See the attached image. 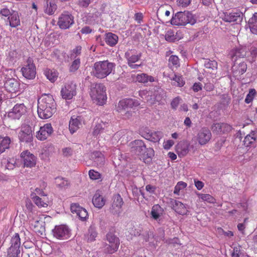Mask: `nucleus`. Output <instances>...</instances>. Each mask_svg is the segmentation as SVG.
<instances>
[{"instance_id":"1","label":"nucleus","mask_w":257,"mask_h":257,"mask_svg":"<svg viewBox=\"0 0 257 257\" xmlns=\"http://www.w3.org/2000/svg\"><path fill=\"white\" fill-rule=\"evenodd\" d=\"M56 104L52 95L44 94L38 100V114L42 119L51 117L55 112Z\"/></svg>"},{"instance_id":"2","label":"nucleus","mask_w":257,"mask_h":257,"mask_svg":"<svg viewBox=\"0 0 257 257\" xmlns=\"http://www.w3.org/2000/svg\"><path fill=\"white\" fill-rule=\"evenodd\" d=\"M131 152L137 155L140 156L144 162L147 159L151 160L154 156L155 152L151 148H146L144 142L140 140H136L130 144Z\"/></svg>"},{"instance_id":"3","label":"nucleus","mask_w":257,"mask_h":257,"mask_svg":"<svg viewBox=\"0 0 257 257\" xmlns=\"http://www.w3.org/2000/svg\"><path fill=\"white\" fill-rule=\"evenodd\" d=\"M115 66L108 60L96 62L94 64L92 74L96 77L104 78L110 74Z\"/></svg>"},{"instance_id":"4","label":"nucleus","mask_w":257,"mask_h":257,"mask_svg":"<svg viewBox=\"0 0 257 257\" xmlns=\"http://www.w3.org/2000/svg\"><path fill=\"white\" fill-rule=\"evenodd\" d=\"M90 95L92 100L99 105H103L106 101L105 87L102 84H92Z\"/></svg>"},{"instance_id":"5","label":"nucleus","mask_w":257,"mask_h":257,"mask_svg":"<svg viewBox=\"0 0 257 257\" xmlns=\"http://www.w3.org/2000/svg\"><path fill=\"white\" fill-rule=\"evenodd\" d=\"M195 22L193 15L189 12H178L171 20V24L176 26H185L187 24L193 25Z\"/></svg>"},{"instance_id":"6","label":"nucleus","mask_w":257,"mask_h":257,"mask_svg":"<svg viewBox=\"0 0 257 257\" xmlns=\"http://www.w3.org/2000/svg\"><path fill=\"white\" fill-rule=\"evenodd\" d=\"M21 241L18 233L12 237L11 240V246L7 250V257H19L21 253Z\"/></svg>"},{"instance_id":"7","label":"nucleus","mask_w":257,"mask_h":257,"mask_svg":"<svg viewBox=\"0 0 257 257\" xmlns=\"http://www.w3.org/2000/svg\"><path fill=\"white\" fill-rule=\"evenodd\" d=\"M23 75L27 79H33L35 77L36 67L32 58H29L25 65L21 69Z\"/></svg>"},{"instance_id":"8","label":"nucleus","mask_w":257,"mask_h":257,"mask_svg":"<svg viewBox=\"0 0 257 257\" xmlns=\"http://www.w3.org/2000/svg\"><path fill=\"white\" fill-rule=\"evenodd\" d=\"M74 23V17L67 12H64L59 17L57 24L62 29H69Z\"/></svg>"},{"instance_id":"9","label":"nucleus","mask_w":257,"mask_h":257,"mask_svg":"<svg viewBox=\"0 0 257 257\" xmlns=\"http://www.w3.org/2000/svg\"><path fill=\"white\" fill-rule=\"evenodd\" d=\"M52 232L54 236L59 239H67L70 237V230L66 225L56 226Z\"/></svg>"},{"instance_id":"10","label":"nucleus","mask_w":257,"mask_h":257,"mask_svg":"<svg viewBox=\"0 0 257 257\" xmlns=\"http://www.w3.org/2000/svg\"><path fill=\"white\" fill-rule=\"evenodd\" d=\"M161 92L158 91L154 92L151 91H142L140 92L141 97L151 104H154L156 101H160L161 100Z\"/></svg>"},{"instance_id":"11","label":"nucleus","mask_w":257,"mask_h":257,"mask_svg":"<svg viewBox=\"0 0 257 257\" xmlns=\"http://www.w3.org/2000/svg\"><path fill=\"white\" fill-rule=\"evenodd\" d=\"M243 19V14L240 11L232 12L231 13H224L222 20L226 22L235 23L240 24Z\"/></svg>"},{"instance_id":"12","label":"nucleus","mask_w":257,"mask_h":257,"mask_svg":"<svg viewBox=\"0 0 257 257\" xmlns=\"http://www.w3.org/2000/svg\"><path fill=\"white\" fill-rule=\"evenodd\" d=\"M132 132L126 130H122L116 133L113 136V140L120 145L126 144L132 137Z\"/></svg>"},{"instance_id":"13","label":"nucleus","mask_w":257,"mask_h":257,"mask_svg":"<svg viewBox=\"0 0 257 257\" xmlns=\"http://www.w3.org/2000/svg\"><path fill=\"white\" fill-rule=\"evenodd\" d=\"M211 137L210 131L207 127H202L197 134V140L199 145L204 146L210 141Z\"/></svg>"},{"instance_id":"14","label":"nucleus","mask_w":257,"mask_h":257,"mask_svg":"<svg viewBox=\"0 0 257 257\" xmlns=\"http://www.w3.org/2000/svg\"><path fill=\"white\" fill-rule=\"evenodd\" d=\"M61 94L63 98L71 99L73 96L76 95V85L72 82L66 84L62 88Z\"/></svg>"},{"instance_id":"15","label":"nucleus","mask_w":257,"mask_h":257,"mask_svg":"<svg viewBox=\"0 0 257 257\" xmlns=\"http://www.w3.org/2000/svg\"><path fill=\"white\" fill-rule=\"evenodd\" d=\"M53 132L51 123H46L40 127L39 131L36 133V138L40 141L46 140Z\"/></svg>"},{"instance_id":"16","label":"nucleus","mask_w":257,"mask_h":257,"mask_svg":"<svg viewBox=\"0 0 257 257\" xmlns=\"http://www.w3.org/2000/svg\"><path fill=\"white\" fill-rule=\"evenodd\" d=\"M19 138L21 142L30 143L33 141L32 130L28 125H23L19 134Z\"/></svg>"},{"instance_id":"17","label":"nucleus","mask_w":257,"mask_h":257,"mask_svg":"<svg viewBox=\"0 0 257 257\" xmlns=\"http://www.w3.org/2000/svg\"><path fill=\"white\" fill-rule=\"evenodd\" d=\"M4 86L7 92L16 94L20 89V83L15 78H9L6 80Z\"/></svg>"},{"instance_id":"18","label":"nucleus","mask_w":257,"mask_h":257,"mask_svg":"<svg viewBox=\"0 0 257 257\" xmlns=\"http://www.w3.org/2000/svg\"><path fill=\"white\" fill-rule=\"evenodd\" d=\"M21 157L25 167H32L36 164V158L28 151L23 152L21 154Z\"/></svg>"},{"instance_id":"19","label":"nucleus","mask_w":257,"mask_h":257,"mask_svg":"<svg viewBox=\"0 0 257 257\" xmlns=\"http://www.w3.org/2000/svg\"><path fill=\"white\" fill-rule=\"evenodd\" d=\"M71 211L73 213H76L79 218L82 220H86L88 217V214L86 210L76 203L72 204Z\"/></svg>"},{"instance_id":"20","label":"nucleus","mask_w":257,"mask_h":257,"mask_svg":"<svg viewBox=\"0 0 257 257\" xmlns=\"http://www.w3.org/2000/svg\"><path fill=\"white\" fill-rule=\"evenodd\" d=\"M142 133L143 137L154 143L158 142L163 136L161 132H153L149 130L144 131Z\"/></svg>"},{"instance_id":"21","label":"nucleus","mask_w":257,"mask_h":257,"mask_svg":"<svg viewBox=\"0 0 257 257\" xmlns=\"http://www.w3.org/2000/svg\"><path fill=\"white\" fill-rule=\"evenodd\" d=\"M26 112V107L24 104H17L12 110L9 112L8 116L13 119H19Z\"/></svg>"},{"instance_id":"22","label":"nucleus","mask_w":257,"mask_h":257,"mask_svg":"<svg viewBox=\"0 0 257 257\" xmlns=\"http://www.w3.org/2000/svg\"><path fill=\"white\" fill-rule=\"evenodd\" d=\"M123 201L120 196L118 194L113 198V201L110 208V211L113 214H119L122 211L121 207Z\"/></svg>"},{"instance_id":"23","label":"nucleus","mask_w":257,"mask_h":257,"mask_svg":"<svg viewBox=\"0 0 257 257\" xmlns=\"http://www.w3.org/2000/svg\"><path fill=\"white\" fill-rule=\"evenodd\" d=\"M31 197L35 204L39 208L47 207L50 203V201L47 195L39 197L36 193H32Z\"/></svg>"},{"instance_id":"24","label":"nucleus","mask_w":257,"mask_h":257,"mask_svg":"<svg viewBox=\"0 0 257 257\" xmlns=\"http://www.w3.org/2000/svg\"><path fill=\"white\" fill-rule=\"evenodd\" d=\"M190 144L186 141L180 142L176 146V151L179 157H184L188 153Z\"/></svg>"},{"instance_id":"25","label":"nucleus","mask_w":257,"mask_h":257,"mask_svg":"<svg viewBox=\"0 0 257 257\" xmlns=\"http://www.w3.org/2000/svg\"><path fill=\"white\" fill-rule=\"evenodd\" d=\"M171 204L172 208L177 213L181 215L187 214L188 210L184 204L181 202L172 199L171 201Z\"/></svg>"},{"instance_id":"26","label":"nucleus","mask_w":257,"mask_h":257,"mask_svg":"<svg viewBox=\"0 0 257 257\" xmlns=\"http://www.w3.org/2000/svg\"><path fill=\"white\" fill-rule=\"evenodd\" d=\"M142 56L141 52H138L136 49H130L125 53L124 56L127 60V63H135L138 61Z\"/></svg>"},{"instance_id":"27","label":"nucleus","mask_w":257,"mask_h":257,"mask_svg":"<svg viewBox=\"0 0 257 257\" xmlns=\"http://www.w3.org/2000/svg\"><path fill=\"white\" fill-rule=\"evenodd\" d=\"M138 105V102L135 101L134 100L131 98L124 99L120 100L117 106L118 111L126 110L130 108L133 107L134 106H137Z\"/></svg>"},{"instance_id":"28","label":"nucleus","mask_w":257,"mask_h":257,"mask_svg":"<svg viewBox=\"0 0 257 257\" xmlns=\"http://www.w3.org/2000/svg\"><path fill=\"white\" fill-rule=\"evenodd\" d=\"M211 128L213 132L219 134L228 132L231 130L232 127L227 123H216L212 125Z\"/></svg>"},{"instance_id":"29","label":"nucleus","mask_w":257,"mask_h":257,"mask_svg":"<svg viewBox=\"0 0 257 257\" xmlns=\"http://www.w3.org/2000/svg\"><path fill=\"white\" fill-rule=\"evenodd\" d=\"M81 117L80 116H77L76 117L74 116L72 117L69 121V128L71 134L75 133L80 126L82 125L81 124Z\"/></svg>"},{"instance_id":"30","label":"nucleus","mask_w":257,"mask_h":257,"mask_svg":"<svg viewBox=\"0 0 257 257\" xmlns=\"http://www.w3.org/2000/svg\"><path fill=\"white\" fill-rule=\"evenodd\" d=\"M92 203L94 206L98 208H101L104 205L105 200L100 195L99 191H96L94 195L92 198Z\"/></svg>"},{"instance_id":"31","label":"nucleus","mask_w":257,"mask_h":257,"mask_svg":"<svg viewBox=\"0 0 257 257\" xmlns=\"http://www.w3.org/2000/svg\"><path fill=\"white\" fill-rule=\"evenodd\" d=\"M164 209L159 205H154L151 210V217L156 220H158L160 217L163 215Z\"/></svg>"},{"instance_id":"32","label":"nucleus","mask_w":257,"mask_h":257,"mask_svg":"<svg viewBox=\"0 0 257 257\" xmlns=\"http://www.w3.org/2000/svg\"><path fill=\"white\" fill-rule=\"evenodd\" d=\"M204 67L208 69V72L215 74L217 72V63L215 60L206 59L204 63Z\"/></svg>"},{"instance_id":"33","label":"nucleus","mask_w":257,"mask_h":257,"mask_svg":"<svg viewBox=\"0 0 257 257\" xmlns=\"http://www.w3.org/2000/svg\"><path fill=\"white\" fill-rule=\"evenodd\" d=\"M11 140L8 136H0V154L9 148Z\"/></svg>"},{"instance_id":"34","label":"nucleus","mask_w":257,"mask_h":257,"mask_svg":"<svg viewBox=\"0 0 257 257\" xmlns=\"http://www.w3.org/2000/svg\"><path fill=\"white\" fill-rule=\"evenodd\" d=\"M257 133L255 131H252L250 133L247 135L244 139L243 141V145L245 147H248L253 143H254L256 140Z\"/></svg>"},{"instance_id":"35","label":"nucleus","mask_w":257,"mask_h":257,"mask_svg":"<svg viewBox=\"0 0 257 257\" xmlns=\"http://www.w3.org/2000/svg\"><path fill=\"white\" fill-rule=\"evenodd\" d=\"M105 41L110 46H114L118 41V37L114 34L108 33L105 35Z\"/></svg>"},{"instance_id":"36","label":"nucleus","mask_w":257,"mask_h":257,"mask_svg":"<svg viewBox=\"0 0 257 257\" xmlns=\"http://www.w3.org/2000/svg\"><path fill=\"white\" fill-rule=\"evenodd\" d=\"M248 25L251 33L257 35V13L254 14L249 19Z\"/></svg>"},{"instance_id":"37","label":"nucleus","mask_w":257,"mask_h":257,"mask_svg":"<svg viewBox=\"0 0 257 257\" xmlns=\"http://www.w3.org/2000/svg\"><path fill=\"white\" fill-rule=\"evenodd\" d=\"M10 25L12 27H16L20 24L19 17L17 12H14L8 17Z\"/></svg>"},{"instance_id":"38","label":"nucleus","mask_w":257,"mask_h":257,"mask_svg":"<svg viewBox=\"0 0 257 257\" xmlns=\"http://www.w3.org/2000/svg\"><path fill=\"white\" fill-rule=\"evenodd\" d=\"M136 80L140 83H147L148 81L153 82L154 78L151 76H149L145 73L138 74L136 76Z\"/></svg>"},{"instance_id":"39","label":"nucleus","mask_w":257,"mask_h":257,"mask_svg":"<svg viewBox=\"0 0 257 257\" xmlns=\"http://www.w3.org/2000/svg\"><path fill=\"white\" fill-rule=\"evenodd\" d=\"M106 127V123L101 121L96 124L93 131V135L97 137L99 134L103 132Z\"/></svg>"},{"instance_id":"40","label":"nucleus","mask_w":257,"mask_h":257,"mask_svg":"<svg viewBox=\"0 0 257 257\" xmlns=\"http://www.w3.org/2000/svg\"><path fill=\"white\" fill-rule=\"evenodd\" d=\"M106 240L109 244L118 246L119 245V239L112 233H108L106 234Z\"/></svg>"},{"instance_id":"41","label":"nucleus","mask_w":257,"mask_h":257,"mask_svg":"<svg viewBox=\"0 0 257 257\" xmlns=\"http://www.w3.org/2000/svg\"><path fill=\"white\" fill-rule=\"evenodd\" d=\"M57 9L56 5L53 3L50 2L48 3V0L47 1V6L45 7L44 11L45 13L49 15H53Z\"/></svg>"},{"instance_id":"42","label":"nucleus","mask_w":257,"mask_h":257,"mask_svg":"<svg viewBox=\"0 0 257 257\" xmlns=\"http://www.w3.org/2000/svg\"><path fill=\"white\" fill-rule=\"evenodd\" d=\"M103 247L105 253L112 254L117 251L118 248V246L113 245L109 243H105L103 244Z\"/></svg>"},{"instance_id":"43","label":"nucleus","mask_w":257,"mask_h":257,"mask_svg":"<svg viewBox=\"0 0 257 257\" xmlns=\"http://www.w3.org/2000/svg\"><path fill=\"white\" fill-rule=\"evenodd\" d=\"M177 33L176 34H174V32L173 30H168L165 36V40L170 42H175L176 41H178L180 38H178L177 36Z\"/></svg>"},{"instance_id":"44","label":"nucleus","mask_w":257,"mask_h":257,"mask_svg":"<svg viewBox=\"0 0 257 257\" xmlns=\"http://www.w3.org/2000/svg\"><path fill=\"white\" fill-rule=\"evenodd\" d=\"M56 185L60 188H66L69 185V183L68 180L62 177H57L55 178Z\"/></svg>"},{"instance_id":"45","label":"nucleus","mask_w":257,"mask_h":257,"mask_svg":"<svg viewBox=\"0 0 257 257\" xmlns=\"http://www.w3.org/2000/svg\"><path fill=\"white\" fill-rule=\"evenodd\" d=\"M92 158L94 159V162L97 165L101 166L103 164L104 158L102 154L99 152H95L93 153Z\"/></svg>"},{"instance_id":"46","label":"nucleus","mask_w":257,"mask_h":257,"mask_svg":"<svg viewBox=\"0 0 257 257\" xmlns=\"http://www.w3.org/2000/svg\"><path fill=\"white\" fill-rule=\"evenodd\" d=\"M197 195L199 198L201 199L203 201H206L210 203H214L215 202V198L210 194L199 193H197Z\"/></svg>"},{"instance_id":"47","label":"nucleus","mask_w":257,"mask_h":257,"mask_svg":"<svg viewBox=\"0 0 257 257\" xmlns=\"http://www.w3.org/2000/svg\"><path fill=\"white\" fill-rule=\"evenodd\" d=\"M143 231V228L142 226L139 225L130 227L128 231L132 235L139 236L141 234Z\"/></svg>"},{"instance_id":"48","label":"nucleus","mask_w":257,"mask_h":257,"mask_svg":"<svg viewBox=\"0 0 257 257\" xmlns=\"http://www.w3.org/2000/svg\"><path fill=\"white\" fill-rule=\"evenodd\" d=\"M45 76L52 82H55L57 78V74L51 70H48L45 72Z\"/></svg>"},{"instance_id":"49","label":"nucleus","mask_w":257,"mask_h":257,"mask_svg":"<svg viewBox=\"0 0 257 257\" xmlns=\"http://www.w3.org/2000/svg\"><path fill=\"white\" fill-rule=\"evenodd\" d=\"M80 59L77 58L75 59L71 63L69 71L71 72H74L78 70L80 66Z\"/></svg>"},{"instance_id":"50","label":"nucleus","mask_w":257,"mask_h":257,"mask_svg":"<svg viewBox=\"0 0 257 257\" xmlns=\"http://www.w3.org/2000/svg\"><path fill=\"white\" fill-rule=\"evenodd\" d=\"M172 80L174 81L175 82H176V84H174L176 85V86L179 87L183 86L185 84V81L183 80V78L181 76H178L176 74H174V77L173 78H170Z\"/></svg>"},{"instance_id":"51","label":"nucleus","mask_w":257,"mask_h":257,"mask_svg":"<svg viewBox=\"0 0 257 257\" xmlns=\"http://www.w3.org/2000/svg\"><path fill=\"white\" fill-rule=\"evenodd\" d=\"M256 90L254 89H250L249 90L248 93L247 94L245 99V102L246 103H249L253 99L256 95Z\"/></svg>"},{"instance_id":"52","label":"nucleus","mask_w":257,"mask_h":257,"mask_svg":"<svg viewBox=\"0 0 257 257\" xmlns=\"http://www.w3.org/2000/svg\"><path fill=\"white\" fill-rule=\"evenodd\" d=\"M187 186V184L184 182H179L176 185L174 193L175 194L179 195L180 190L184 189Z\"/></svg>"},{"instance_id":"53","label":"nucleus","mask_w":257,"mask_h":257,"mask_svg":"<svg viewBox=\"0 0 257 257\" xmlns=\"http://www.w3.org/2000/svg\"><path fill=\"white\" fill-rule=\"evenodd\" d=\"M26 205L27 208L30 211V212L28 214V217L29 219L30 220V221H34L35 219H34V217H33V213L32 212L33 208L34 206H33L32 203L30 201H28V202H27Z\"/></svg>"},{"instance_id":"54","label":"nucleus","mask_w":257,"mask_h":257,"mask_svg":"<svg viewBox=\"0 0 257 257\" xmlns=\"http://www.w3.org/2000/svg\"><path fill=\"white\" fill-rule=\"evenodd\" d=\"M97 233L96 231L93 228H90L88 230V233L87 234V240L88 241H93L95 239L97 236Z\"/></svg>"},{"instance_id":"55","label":"nucleus","mask_w":257,"mask_h":257,"mask_svg":"<svg viewBox=\"0 0 257 257\" xmlns=\"http://www.w3.org/2000/svg\"><path fill=\"white\" fill-rule=\"evenodd\" d=\"M169 64L173 66L178 67L179 66V60L178 57L176 55H172L169 59Z\"/></svg>"},{"instance_id":"56","label":"nucleus","mask_w":257,"mask_h":257,"mask_svg":"<svg viewBox=\"0 0 257 257\" xmlns=\"http://www.w3.org/2000/svg\"><path fill=\"white\" fill-rule=\"evenodd\" d=\"M89 176L92 180L98 179L101 177V174L94 170H91L89 171Z\"/></svg>"},{"instance_id":"57","label":"nucleus","mask_w":257,"mask_h":257,"mask_svg":"<svg viewBox=\"0 0 257 257\" xmlns=\"http://www.w3.org/2000/svg\"><path fill=\"white\" fill-rule=\"evenodd\" d=\"M246 69L247 65L245 62H243L239 64L237 68V71L239 73L241 74H243L246 71Z\"/></svg>"},{"instance_id":"58","label":"nucleus","mask_w":257,"mask_h":257,"mask_svg":"<svg viewBox=\"0 0 257 257\" xmlns=\"http://www.w3.org/2000/svg\"><path fill=\"white\" fill-rule=\"evenodd\" d=\"M174 141L173 140H167V141L164 142V148L165 150H169L174 145Z\"/></svg>"},{"instance_id":"59","label":"nucleus","mask_w":257,"mask_h":257,"mask_svg":"<svg viewBox=\"0 0 257 257\" xmlns=\"http://www.w3.org/2000/svg\"><path fill=\"white\" fill-rule=\"evenodd\" d=\"M81 52V47L80 46H76L72 51L71 56H74L75 58L79 55Z\"/></svg>"},{"instance_id":"60","label":"nucleus","mask_w":257,"mask_h":257,"mask_svg":"<svg viewBox=\"0 0 257 257\" xmlns=\"http://www.w3.org/2000/svg\"><path fill=\"white\" fill-rule=\"evenodd\" d=\"M191 0H177V5L182 7H186L190 4Z\"/></svg>"},{"instance_id":"61","label":"nucleus","mask_w":257,"mask_h":257,"mask_svg":"<svg viewBox=\"0 0 257 257\" xmlns=\"http://www.w3.org/2000/svg\"><path fill=\"white\" fill-rule=\"evenodd\" d=\"M91 2V0H78V5L83 8L87 7Z\"/></svg>"},{"instance_id":"62","label":"nucleus","mask_w":257,"mask_h":257,"mask_svg":"<svg viewBox=\"0 0 257 257\" xmlns=\"http://www.w3.org/2000/svg\"><path fill=\"white\" fill-rule=\"evenodd\" d=\"M180 98L179 97H177L176 98H175L174 99H173V100H172V101L171 102V106L174 109H176V108L178 107L179 103H180Z\"/></svg>"},{"instance_id":"63","label":"nucleus","mask_w":257,"mask_h":257,"mask_svg":"<svg viewBox=\"0 0 257 257\" xmlns=\"http://www.w3.org/2000/svg\"><path fill=\"white\" fill-rule=\"evenodd\" d=\"M204 88L207 91H211L214 88V84L211 82H207L205 84Z\"/></svg>"},{"instance_id":"64","label":"nucleus","mask_w":257,"mask_h":257,"mask_svg":"<svg viewBox=\"0 0 257 257\" xmlns=\"http://www.w3.org/2000/svg\"><path fill=\"white\" fill-rule=\"evenodd\" d=\"M134 18L135 21H136L138 22V23L140 24L142 21L143 15L141 13H137L135 14Z\"/></svg>"}]
</instances>
